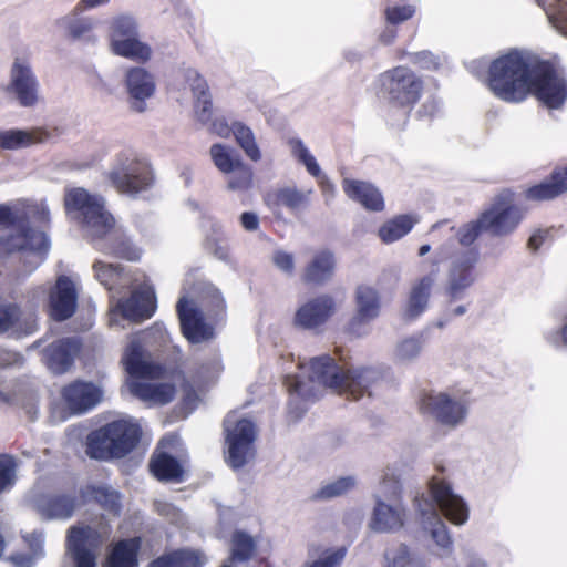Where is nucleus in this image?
<instances>
[{"label": "nucleus", "mask_w": 567, "mask_h": 567, "mask_svg": "<svg viewBox=\"0 0 567 567\" xmlns=\"http://www.w3.org/2000/svg\"><path fill=\"white\" fill-rule=\"evenodd\" d=\"M78 506V497L73 493H59L48 495L39 505L42 515L48 518H69Z\"/></svg>", "instance_id": "34"}, {"label": "nucleus", "mask_w": 567, "mask_h": 567, "mask_svg": "<svg viewBox=\"0 0 567 567\" xmlns=\"http://www.w3.org/2000/svg\"><path fill=\"white\" fill-rule=\"evenodd\" d=\"M22 316L21 307L14 302L0 303V334L18 328Z\"/></svg>", "instance_id": "47"}, {"label": "nucleus", "mask_w": 567, "mask_h": 567, "mask_svg": "<svg viewBox=\"0 0 567 567\" xmlns=\"http://www.w3.org/2000/svg\"><path fill=\"white\" fill-rule=\"evenodd\" d=\"M254 184V171L243 161L237 163L234 171L229 173L227 186L231 190H247Z\"/></svg>", "instance_id": "45"}, {"label": "nucleus", "mask_w": 567, "mask_h": 567, "mask_svg": "<svg viewBox=\"0 0 567 567\" xmlns=\"http://www.w3.org/2000/svg\"><path fill=\"white\" fill-rule=\"evenodd\" d=\"M61 399L71 414L93 410L103 399V390L90 381L74 380L61 389Z\"/></svg>", "instance_id": "15"}, {"label": "nucleus", "mask_w": 567, "mask_h": 567, "mask_svg": "<svg viewBox=\"0 0 567 567\" xmlns=\"http://www.w3.org/2000/svg\"><path fill=\"white\" fill-rule=\"evenodd\" d=\"M386 567H405L410 563L409 548L404 544H400L395 550H386Z\"/></svg>", "instance_id": "56"}, {"label": "nucleus", "mask_w": 567, "mask_h": 567, "mask_svg": "<svg viewBox=\"0 0 567 567\" xmlns=\"http://www.w3.org/2000/svg\"><path fill=\"white\" fill-rule=\"evenodd\" d=\"M524 218L523 209L514 204L513 194L507 190L499 194L494 203L481 213L485 231L495 237L512 234Z\"/></svg>", "instance_id": "10"}, {"label": "nucleus", "mask_w": 567, "mask_h": 567, "mask_svg": "<svg viewBox=\"0 0 567 567\" xmlns=\"http://www.w3.org/2000/svg\"><path fill=\"white\" fill-rule=\"evenodd\" d=\"M336 260L330 251H321V282L329 279L334 270Z\"/></svg>", "instance_id": "62"}, {"label": "nucleus", "mask_w": 567, "mask_h": 567, "mask_svg": "<svg viewBox=\"0 0 567 567\" xmlns=\"http://www.w3.org/2000/svg\"><path fill=\"white\" fill-rule=\"evenodd\" d=\"M537 60L536 55L517 49L501 54L488 66V89L504 102H523L528 96V83Z\"/></svg>", "instance_id": "3"}, {"label": "nucleus", "mask_w": 567, "mask_h": 567, "mask_svg": "<svg viewBox=\"0 0 567 567\" xmlns=\"http://www.w3.org/2000/svg\"><path fill=\"white\" fill-rule=\"evenodd\" d=\"M300 282L307 290L319 285V255L313 256L311 261L303 268L300 275Z\"/></svg>", "instance_id": "55"}, {"label": "nucleus", "mask_w": 567, "mask_h": 567, "mask_svg": "<svg viewBox=\"0 0 567 567\" xmlns=\"http://www.w3.org/2000/svg\"><path fill=\"white\" fill-rule=\"evenodd\" d=\"M272 261L277 268H279L280 270L288 275H291L295 270L293 256L289 252L282 250L275 251L272 256Z\"/></svg>", "instance_id": "60"}, {"label": "nucleus", "mask_w": 567, "mask_h": 567, "mask_svg": "<svg viewBox=\"0 0 567 567\" xmlns=\"http://www.w3.org/2000/svg\"><path fill=\"white\" fill-rule=\"evenodd\" d=\"M134 35H137V31L136 22L133 18L120 16L113 19L110 31L111 44Z\"/></svg>", "instance_id": "46"}, {"label": "nucleus", "mask_w": 567, "mask_h": 567, "mask_svg": "<svg viewBox=\"0 0 567 567\" xmlns=\"http://www.w3.org/2000/svg\"><path fill=\"white\" fill-rule=\"evenodd\" d=\"M347 554L346 547L326 550L321 554V567H340Z\"/></svg>", "instance_id": "59"}, {"label": "nucleus", "mask_w": 567, "mask_h": 567, "mask_svg": "<svg viewBox=\"0 0 567 567\" xmlns=\"http://www.w3.org/2000/svg\"><path fill=\"white\" fill-rule=\"evenodd\" d=\"M295 327L302 330L315 329L319 326V299L315 298L298 308L293 318Z\"/></svg>", "instance_id": "43"}, {"label": "nucleus", "mask_w": 567, "mask_h": 567, "mask_svg": "<svg viewBox=\"0 0 567 567\" xmlns=\"http://www.w3.org/2000/svg\"><path fill=\"white\" fill-rule=\"evenodd\" d=\"M529 94L548 109H559L567 100V81L553 63L538 58L528 83Z\"/></svg>", "instance_id": "8"}, {"label": "nucleus", "mask_w": 567, "mask_h": 567, "mask_svg": "<svg viewBox=\"0 0 567 567\" xmlns=\"http://www.w3.org/2000/svg\"><path fill=\"white\" fill-rule=\"evenodd\" d=\"M545 10L550 23L567 35V0H536Z\"/></svg>", "instance_id": "41"}, {"label": "nucleus", "mask_w": 567, "mask_h": 567, "mask_svg": "<svg viewBox=\"0 0 567 567\" xmlns=\"http://www.w3.org/2000/svg\"><path fill=\"white\" fill-rule=\"evenodd\" d=\"M142 427L132 419H116L89 433L85 454L100 462L121 460L132 453L142 439Z\"/></svg>", "instance_id": "4"}, {"label": "nucleus", "mask_w": 567, "mask_h": 567, "mask_svg": "<svg viewBox=\"0 0 567 567\" xmlns=\"http://www.w3.org/2000/svg\"><path fill=\"white\" fill-rule=\"evenodd\" d=\"M233 133L238 145L243 148L247 157L252 162H258L261 158V152L256 143L255 135L250 127L243 123H234Z\"/></svg>", "instance_id": "42"}, {"label": "nucleus", "mask_w": 567, "mask_h": 567, "mask_svg": "<svg viewBox=\"0 0 567 567\" xmlns=\"http://www.w3.org/2000/svg\"><path fill=\"white\" fill-rule=\"evenodd\" d=\"M122 362L126 372L136 381L141 379L157 380L165 374L162 364L146 361L143 358V348L140 342L132 341L125 349Z\"/></svg>", "instance_id": "23"}, {"label": "nucleus", "mask_w": 567, "mask_h": 567, "mask_svg": "<svg viewBox=\"0 0 567 567\" xmlns=\"http://www.w3.org/2000/svg\"><path fill=\"white\" fill-rule=\"evenodd\" d=\"M424 91L423 78L406 65H396L379 75V96L406 116L420 103Z\"/></svg>", "instance_id": "5"}, {"label": "nucleus", "mask_w": 567, "mask_h": 567, "mask_svg": "<svg viewBox=\"0 0 567 567\" xmlns=\"http://www.w3.org/2000/svg\"><path fill=\"white\" fill-rule=\"evenodd\" d=\"M183 336L192 343H198L213 337V329L205 322L203 312L186 297L176 305Z\"/></svg>", "instance_id": "17"}, {"label": "nucleus", "mask_w": 567, "mask_h": 567, "mask_svg": "<svg viewBox=\"0 0 567 567\" xmlns=\"http://www.w3.org/2000/svg\"><path fill=\"white\" fill-rule=\"evenodd\" d=\"M257 550V543L252 536L244 530H235L230 538V555L228 561L247 563Z\"/></svg>", "instance_id": "39"}, {"label": "nucleus", "mask_w": 567, "mask_h": 567, "mask_svg": "<svg viewBox=\"0 0 567 567\" xmlns=\"http://www.w3.org/2000/svg\"><path fill=\"white\" fill-rule=\"evenodd\" d=\"M399 350L403 358H412L420 352L421 342L416 338L405 339L401 342Z\"/></svg>", "instance_id": "63"}, {"label": "nucleus", "mask_w": 567, "mask_h": 567, "mask_svg": "<svg viewBox=\"0 0 567 567\" xmlns=\"http://www.w3.org/2000/svg\"><path fill=\"white\" fill-rule=\"evenodd\" d=\"M107 179L117 193L136 196L153 185L154 174L146 161L134 158L111 169Z\"/></svg>", "instance_id": "12"}, {"label": "nucleus", "mask_w": 567, "mask_h": 567, "mask_svg": "<svg viewBox=\"0 0 567 567\" xmlns=\"http://www.w3.org/2000/svg\"><path fill=\"white\" fill-rule=\"evenodd\" d=\"M546 341L554 348H561L567 346V321L561 328L550 331L546 334Z\"/></svg>", "instance_id": "61"}, {"label": "nucleus", "mask_w": 567, "mask_h": 567, "mask_svg": "<svg viewBox=\"0 0 567 567\" xmlns=\"http://www.w3.org/2000/svg\"><path fill=\"white\" fill-rule=\"evenodd\" d=\"M311 194L312 190H301L293 186H284L269 189L264 195V203L271 210L285 207L291 213H298L308 207Z\"/></svg>", "instance_id": "25"}, {"label": "nucleus", "mask_w": 567, "mask_h": 567, "mask_svg": "<svg viewBox=\"0 0 567 567\" xmlns=\"http://www.w3.org/2000/svg\"><path fill=\"white\" fill-rule=\"evenodd\" d=\"M16 462L11 455L0 454V494L14 484Z\"/></svg>", "instance_id": "53"}, {"label": "nucleus", "mask_w": 567, "mask_h": 567, "mask_svg": "<svg viewBox=\"0 0 567 567\" xmlns=\"http://www.w3.org/2000/svg\"><path fill=\"white\" fill-rule=\"evenodd\" d=\"M228 414L224 420V434L227 444V463L234 470L244 467L255 456L257 430L252 421Z\"/></svg>", "instance_id": "7"}, {"label": "nucleus", "mask_w": 567, "mask_h": 567, "mask_svg": "<svg viewBox=\"0 0 567 567\" xmlns=\"http://www.w3.org/2000/svg\"><path fill=\"white\" fill-rule=\"evenodd\" d=\"M567 192V166L554 169L550 176L525 189L524 196L527 200L545 202L553 200Z\"/></svg>", "instance_id": "26"}, {"label": "nucleus", "mask_w": 567, "mask_h": 567, "mask_svg": "<svg viewBox=\"0 0 567 567\" xmlns=\"http://www.w3.org/2000/svg\"><path fill=\"white\" fill-rule=\"evenodd\" d=\"M141 547L140 536L115 542L111 545L103 567H137Z\"/></svg>", "instance_id": "28"}, {"label": "nucleus", "mask_w": 567, "mask_h": 567, "mask_svg": "<svg viewBox=\"0 0 567 567\" xmlns=\"http://www.w3.org/2000/svg\"><path fill=\"white\" fill-rule=\"evenodd\" d=\"M126 87L132 100L133 111L142 113L146 110L145 101L155 92L154 76L143 68H131L126 73Z\"/></svg>", "instance_id": "24"}, {"label": "nucleus", "mask_w": 567, "mask_h": 567, "mask_svg": "<svg viewBox=\"0 0 567 567\" xmlns=\"http://www.w3.org/2000/svg\"><path fill=\"white\" fill-rule=\"evenodd\" d=\"M49 225L50 212L44 204L0 205V228L11 230L4 239V247L10 252L30 251L43 260L49 250V239L44 231Z\"/></svg>", "instance_id": "2"}, {"label": "nucleus", "mask_w": 567, "mask_h": 567, "mask_svg": "<svg viewBox=\"0 0 567 567\" xmlns=\"http://www.w3.org/2000/svg\"><path fill=\"white\" fill-rule=\"evenodd\" d=\"M412 62L419 64L423 70L435 71L440 68L439 58L430 51H420L413 53Z\"/></svg>", "instance_id": "58"}, {"label": "nucleus", "mask_w": 567, "mask_h": 567, "mask_svg": "<svg viewBox=\"0 0 567 567\" xmlns=\"http://www.w3.org/2000/svg\"><path fill=\"white\" fill-rule=\"evenodd\" d=\"M417 221V218L410 214L394 216L379 228L378 236L384 244L394 243L409 234Z\"/></svg>", "instance_id": "36"}, {"label": "nucleus", "mask_w": 567, "mask_h": 567, "mask_svg": "<svg viewBox=\"0 0 567 567\" xmlns=\"http://www.w3.org/2000/svg\"><path fill=\"white\" fill-rule=\"evenodd\" d=\"M434 517L437 519L434 528L432 529V538L442 548H450L452 539L450 537L446 525L440 519L436 512H433Z\"/></svg>", "instance_id": "57"}, {"label": "nucleus", "mask_w": 567, "mask_h": 567, "mask_svg": "<svg viewBox=\"0 0 567 567\" xmlns=\"http://www.w3.org/2000/svg\"><path fill=\"white\" fill-rule=\"evenodd\" d=\"M83 497L94 502L107 514L118 517L122 512V495L109 485L89 484L82 491Z\"/></svg>", "instance_id": "31"}, {"label": "nucleus", "mask_w": 567, "mask_h": 567, "mask_svg": "<svg viewBox=\"0 0 567 567\" xmlns=\"http://www.w3.org/2000/svg\"><path fill=\"white\" fill-rule=\"evenodd\" d=\"M122 362L126 372L136 381L141 379L157 380L165 374L162 364L146 361L143 358V348L140 342L132 341L125 349Z\"/></svg>", "instance_id": "22"}, {"label": "nucleus", "mask_w": 567, "mask_h": 567, "mask_svg": "<svg viewBox=\"0 0 567 567\" xmlns=\"http://www.w3.org/2000/svg\"><path fill=\"white\" fill-rule=\"evenodd\" d=\"M209 153L214 165L224 174H229L241 161L238 156L233 155V150L220 143L213 144Z\"/></svg>", "instance_id": "44"}, {"label": "nucleus", "mask_w": 567, "mask_h": 567, "mask_svg": "<svg viewBox=\"0 0 567 567\" xmlns=\"http://www.w3.org/2000/svg\"><path fill=\"white\" fill-rule=\"evenodd\" d=\"M292 155L302 163L312 176H319V166L316 158L309 153L300 140L290 141Z\"/></svg>", "instance_id": "50"}, {"label": "nucleus", "mask_w": 567, "mask_h": 567, "mask_svg": "<svg viewBox=\"0 0 567 567\" xmlns=\"http://www.w3.org/2000/svg\"><path fill=\"white\" fill-rule=\"evenodd\" d=\"M153 475L163 482H179L183 478L184 470L176 457L167 453H159L150 463Z\"/></svg>", "instance_id": "38"}, {"label": "nucleus", "mask_w": 567, "mask_h": 567, "mask_svg": "<svg viewBox=\"0 0 567 567\" xmlns=\"http://www.w3.org/2000/svg\"><path fill=\"white\" fill-rule=\"evenodd\" d=\"M111 48L116 55L140 63L148 61L152 54L151 48L146 43L141 42L136 35L115 41L111 44Z\"/></svg>", "instance_id": "40"}, {"label": "nucleus", "mask_w": 567, "mask_h": 567, "mask_svg": "<svg viewBox=\"0 0 567 567\" xmlns=\"http://www.w3.org/2000/svg\"><path fill=\"white\" fill-rule=\"evenodd\" d=\"M130 390L134 396L142 401L161 405L172 402L176 393V389L173 384H152L142 381H132Z\"/></svg>", "instance_id": "32"}, {"label": "nucleus", "mask_w": 567, "mask_h": 567, "mask_svg": "<svg viewBox=\"0 0 567 567\" xmlns=\"http://www.w3.org/2000/svg\"><path fill=\"white\" fill-rule=\"evenodd\" d=\"M319 382V357L310 359L309 363L299 364V373L288 374L285 378V385L292 396L289 401V412L295 413V409H300L296 413L299 419L307 410V403H315L317 385Z\"/></svg>", "instance_id": "11"}, {"label": "nucleus", "mask_w": 567, "mask_h": 567, "mask_svg": "<svg viewBox=\"0 0 567 567\" xmlns=\"http://www.w3.org/2000/svg\"><path fill=\"white\" fill-rule=\"evenodd\" d=\"M38 89L39 83L31 68L21 59H16L7 92L13 94L21 106L30 107L38 102Z\"/></svg>", "instance_id": "16"}, {"label": "nucleus", "mask_w": 567, "mask_h": 567, "mask_svg": "<svg viewBox=\"0 0 567 567\" xmlns=\"http://www.w3.org/2000/svg\"><path fill=\"white\" fill-rule=\"evenodd\" d=\"M81 342L76 338H61L50 343L44 350L47 367L55 374L71 369L80 352Z\"/></svg>", "instance_id": "21"}, {"label": "nucleus", "mask_w": 567, "mask_h": 567, "mask_svg": "<svg viewBox=\"0 0 567 567\" xmlns=\"http://www.w3.org/2000/svg\"><path fill=\"white\" fill-rule=\"evenodd\" d=\"M355 486V480L352 476L340 477L332 483L321 487V498H333L346 495Z\"/></svg>", "instance_id": "49"}, {"label": "nucleus", "mask_w": 567, "mask_h": 567, "mask_svg": "<svg viewBox=\"0 0 567 567\" xmlns=\"http://www.w3.org/2000/svg\"><path fill=\"white\" fill-rule=\"evenodd\" d=\"M405 509L401 505H388L378 499L373 509L371 527L377 532H396L404 526Z\"/></svg>", "instance_id": "30"}, {"label": "nucleus", "mask_w": 567, "mask_h": 567, "mask_svg": "<svg viewBox=\"0 0 567 567\" xmlns=\"http://www.w3.org/2000/svg\"><path fill=\"white\" fill-rule=\"evenodd\" d=\"M147 567H177L175 550L153 559Z\"/></svg>", "instance_id": "64"}, {"label": "nucleus", "mask_w": 567, "mask_h": 567, "mask_svg": "<svg viewBox=\"0 0 567 567\" xmlns=\"http://www.w3.org/2000/svg\"><path fill=\"white\" fill-rule=\"evenodd\" d=\"M49 133L43 128L35 127L30 131L7 130L0 132V148L17 150L42 143L49 138Z\"/></svg>", "instance_id": "35"}, {"label": "nucleus", "mask_w": 567, "mask_h": 567, "mask_svg": "<svg viewBox=\"0 0 567 567\" xmlns=\"http://www.w3.org/2000/svg\"><path fill=\"white\" fill-rule=\"evenodd\" d=\"M381 378V372L375 368H350L346 362L338 363L329 354L321 355V384L347 399H361L367 389Z\"/></svg>", "instance_id": "6"}, {"label": "nucleus", "mask_w": 567, "mask_h": 567, "mask_svg": "<svg viewBox=\"0 0 567 567\" xmlns=\"http://www.w3.org/2000/svg\"><path fill=\"white\" fill-rule=\"evenodd\" d=\"M355 313L349 320L346 332L351 337H360L365 333V327L381 311V297L379 291L370 286L360 285L355 290Z\"/></svg>", "instance_id": "13"}, {"label": "nucleus", "mask_w": 567, "mask_h": 567, "mask_svg": "<svg viewBox=\"0 0 567 567\" xmlns=\"http://www.w3.org/2000/svg\"><path fill=\"white\" fill-rule=\"evenodd\" d=\"M118 308L123 318L130 321L147 320L153 317L157 308L155 291L151 287L135 290L118 303Z\"/></svg>", "instance_id": "20"}, {"label": "nucleus", "mask_w": 567, "mask_h": 567, "mask_svg": "<svg viewBox=\"0 0 567 567\" xmlns=\"http://www.w3.org/2000/svg\"><path fill=\"white\" fill-rule=\"evenodd\" d=\"M434 281L435 275L433 272L423 276L412 285L405 309L408 319H415L425 311Z\"/></svg>", "instance_id": "33"}, {"label": "nucleus", "mask_w": 567, "mask_h": 567, "mask_svg": "<svg viewBox=\"0 0 567 567\" xmlns=\"http://www.w3.org/2000/svg\"><path fill=\"white\" fill-rule=\"evenodd\" d=\"M429 491L434 503L452 524L463 525L467 520V505L453 492L450 482L443 477L433 476L429 482Z\"/></svg>", "instance_id": "14"}, {"label": "nucleus", "mask_w": 567, "mask_h": 567, "mask_svg": "<svg viewBox=\"0 0 567 567\" xmlns=\"http://www.w3.org/2000/svg\"><path fill=\"white\" fill-rule=\"evenodd\" d=\"M78 293L73 281L65 275L58 277L49 295V313L56 321H64L76 309Z\"/></svg>", "instance_id": "18"}, {"label": "nucleus", "mask_w": 567, "mask_h": 567, "mask_svg": "<svg viewBox=\"0 0 567 567\" xmlns=\"http://www.w3.org/2000/svg\"><path fill=\"white\" fill-rule=\"evenodd\" d=\"M477 260L478 251L471 249L453 264L446 287V295L450 301L461 298L464 290L473 284V270Z\"/></svg>", "instance_id": "19"}, {"label": "nucleus", "mask_w": 567, "mask_h": 567, "mask_svg": "<svg viewBox=\"0 0 567 567\" xmlns=\"http://www.w3.org/2000/svg\"><path fill=\"white\" fill-rule=\"evenodd\" d=\"M415 14V7L412 4L404 6H389L384 10V18L386 23L391 25L401 24Z\"/></svg>", "instance_id": "52"}, {"label": "nucleus", "mask_w": 567, "mask_h": 567, "mask_svg": "<svg viewBox=\"0 0 567 567\" xmlns=\"http://www.w3.org/2000/svg\"><path fill=\"white\" fill-rule=\"evenodd\" d=\"M64 208L66 214H73L87 237L92 240H101L110 234L109 243L111 255L128 261H137L142 250L121 230H114L115 218L106 210L102 197L90 194L85 188L74 187L65 192Z\"/></svg>", "instance_id": "1"}, {"label": "nucleus", "mask_w": 567, "mask_h": 567, "mask_svg": "<svg viewBox=\"0 0 567 567\" xmlns=\"http://www.w3.org/2000/svg\"><path fill=\"white\" fill-rule=\"evenodd\" d=\"M95 278L106 288L112 289L123 268L120 265L106 264L97 260L93 264Z\"/></svg>", "instance_id": "48"}, {"label": "nucleus", "mask_w": 567, "mask_h": 567, "mask_svg": "<svg viewBox=\"0 0 567 567\" xmlns=\"http://www.w3.org/2000/svg\"><path fill=\"white\" fill-rule=\"evenodd\" d=\"M419 411L432 417L436 423L456 427L467 415L468 403L465 399L452 398L446 392H423L419 398Z\"/></svg>", "instance_id": "9"}, {"label": "nucleus", "mask_w": 567, "mask_h": 567, "mask_svg": "<svg viewBox=\"0 0 567 567\" xmlns=\"http://www.w3.org/2000/svg\"><path fill=\"white\" fill-rule=\"evenodd\" d=\"M342 188L350 199L359 203L367 210L382 212L384 209L383 196L371 183L346 178Z\"/></svg>", "instance_id": "27"}, {"label": "nucleus", "mask_w": 567, "mask_h": 567, "mask_svg": "<svg viewBox=\"0 0 567 567\" xmlns=\"http://www.w3.org/2000/svg\"><path fill=\"white\" fill-rule=\"evenodd\" d=\"M177 567H203L206 564V557L199 551L189 549L175 550Z\"/></svg>", "instance_id": "54"}, {"label": "nucleus", "mask_w": 567, "mask_h": 567, "mask_svg": "<svg viewBox=\"0 0 567 567\" xmlns=\"http://www.w3.org/2000/svg\"><path fill=\"white\" fill-rule=\"evenodd\" d=\"M485 231V223L481 221V215L477 219L463 225L457 231V238L462 246H471L478 236Z\"/></svg>", "instance_id": "51"}, {"label": "nucleus", "mask_w": 567, "mask_h": 567, "mask_svg": "<svg viewBox=\"0 0 567 567\" xmlns=\"http://www.w3.org/2000/svg\"><path fill=\"white\" fill-rule=\"evenodd\" d=\"M100 537L91 527H72L69 538L72 540V557L75 567H96L95 554L84 546L86 540H96Z\"/></svg>", "instance_id": "29"}, {"label": "nucleus", "mask_w": 567, "mask_h": 567, "mask_svg": "<svg viewBox=\"0 0 567 567\" xmlns=\"http://www.w3.org/2000/svg\"><path fill=\"white\" fill-rule=\"evenodd\" d=\"M190 86L194 95V112L196 118L206 124L213 117V101L208 84L205 79L196 74Z\"/></svg>", "instance_id": "37"}]
</instances>
